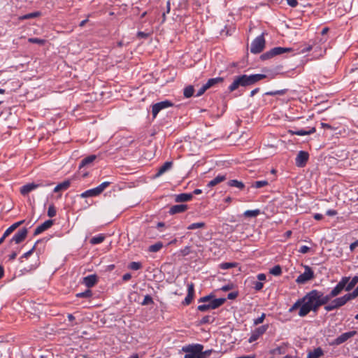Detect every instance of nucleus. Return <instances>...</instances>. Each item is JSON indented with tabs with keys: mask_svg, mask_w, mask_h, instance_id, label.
I'll use <instances>...</instances> for the list:
<instances>
[{
	"mask_svg": "<svg viewBox=\"0 0 358 358\" xmlns=\"http://www.w3.org/2000/svg\"><path fill=\"white\" fill-rule=\"evenodd\" d=\"M339 287H334L331 292L324 295L317 289H312L303 296V304L302 306L324 305L333 298L338 296Z\"/></svg>",
	"mask_w": 358,
	"mask_h": 358,
	"instance_id": "1",
	"label": "nucleus"
},
{
	"mask_svg": "<svg viewBox=\"0 0 358 358\" xmlns=\"http://www.w3.org/2000/svg\"><path fill=\"white\" fill-rule=\"evenodd\" d=\"M266 77V76L265 74L262 73L251 75L243 74L236 76L232 83L229 86L228 90L231 92L239 87H248L252 85Z\"/></svg>",
	"mask_w": 358,
	"mask_h": 358,
	"instance_id": "2",
	"label": "nucleus"
},
{
	"mask_svg": "<svg viewBox=\"0 0 358 358\" xmlns=\"http://www.w3.org/2000/svg\"><path fill=\"white\" fill-rule=\"evenodd\" d=\"M358 283V273L350 278V276H343L335 287H339L338 296L345 289L347 292L352 290Z\"/></svg>",
	"mask_w": 358,
	"mask_h": 358,
	"instance_id": "3",
	"label": "nucleus"
},
{
	"mask_svg": "<svg viewBox=\"0 0 358 358\" xmlns=\"http://www.w3.org/2000/svg\"><path fill=\"white\" fill-rule=\"evenodd\" d=\"M352 300L349 295V294H345L342 296L336 297L333 300H330L326 306H324V308L326 311L330 312L334 310L338 309L344 305H345L348 301Z\"/></svg>",
	"mask_w": 358,
	"mask_h": 358,
	"instance_id": "4",
	"label": "nucleus"
},
{
	"mask_svg": "<svg viewBox=\"0 0 358 358\" xmlns=\"http://www.w3.org/2000/svg\"><path fill=\"white\" fill-rule=\"evenodd\" d=\"M203 349V345L196 343L183 346L182 350L185 352L184 358H195Z\"/></svg>",
	"mask_w": 358,
	"mask_h": 358,
	"instance_id": "5",
	"label": "nucleus"
},
{
	"mask_svg": "<svg viewBox=\"0 0 358 358\" xmlns=\"http://www.w3.org/2000/svg\"><path fill=\"white\" fill-rule=\"evenodd\" d=\"M225 301V298L213 299L206 303L199 305L197 310L201 312H206L210 309H216L224 303Z\"/></svg>",
	"mask_w": 358,
	"mask_h": 358,
	"instance_id": "6",
	"label": "nucleus"
},
{
	"mask_svg": "<svg viewBox=\"0 0 358 358\" xmlns=\"http://www.w3.org/2000/svg\"><path fill=\"white\" fill-rule=\"evenodd\" d=\"M266 41L264 37V33L257 36L251 43L250 52L252 54L260 53L264 48Z\"/></svg>",
	"mask_w": 358,
	"mask_h": 358,
	"instance_id": "7",
	"label": "nucleus"
},
{
	"mask_svg": "<svg viewBox=\"0 0 358 358\" xmlns=\"http://www.w3.org/2000/svg\"><path fill=\"white\" fill-rule=\"evenodd\" d=\"M315 275L312 268L309 266H304V272L296 278V282L303 285L313 279Z\"/></svg>",
	"mask_w": 358,
	"mask_h": 358,
	"instance_id": "8",
	"label": "nucleus"
},
{
	"mask_svg": "<svg viewBox=\"0 0 358 358\" xmlns=\"http://www.w3.org/2000/svg\"><path fill=\"white\" fill-rule=\"evenodd\" d=\"M173 106V103L169 100L162 101L160 102H157L152 105V115L154 118H155L157 114L163 109L168 108Z\"/></svg>",
	"mask_w": 358,
	"mask_h": 358,
	"instance_id": "9",
	"label": "nucleus"
},
{
	"mask_svg": "<svg viewBox=\"0 0 358 358\" xmlns=\"http://www.w3.org/2000/svg\"><path fill=\"white\" fill-rule=\"evenodd\" d=\"M268 329V324H264L257 328H255L250 333V336L248 338V342L252 343L256 341L261 336H262Z\"/></svg>",
	"mask_w": 358,
	"mask_h": 358,
	"instance_id": "10",
	"label": "nucleus"
},
{
	"mask_svg": "<svg viewBox=\"0 0 358 358\" xmlns=\"http://www.w3.org/2000/svg\"><path fill=\"white\" fill-rule=\"evenodd\" d=\"M356 334H357L356 331H350L343 333L332 341L331 345H339L345 343L349 338L353 337Z\"/></svg>",
	"mask_w": 358,
	"mask_h": 358,
	"instance_id": "11",
	"label": "nucleus"
},
{
	"mask_svg": "<svg viewBox=\"0 0 358 358\" xmlns=\"http://www.w3.org/2000/svg\"><path fill=\"white\" fill-rule=\"evenodd\" d=\"M309 159V155L307 152L300 150L295 159V164L298 167H304Z\"/></svg>",
	"mask_w": 358,
	"mask_h": 358,
	"instance_id": "12",
	"label": "nucleus"
},
{
	"mask_svg": "<svg viewBox=\"0 0 358 358\" xmlns=\"http://www.w3.org/2000/svg\"><path fill=\"white\" fill-rule=\"evenodd\" d=\"M27 232L26 228L20 229L10 240V243H15L19 244L22 243L27 237Z\"/></svg>",
	"mask_w": 358,
	"mask_h": 358,
	"instance_id": "13",
	"label": "nucleus"
},
{
	"mask_svg": "<svg viewBox=\"0 0 358 358\" xmlns=\"http://www.w3.org/2000/svg\"><path fill=\"white\" fill-rule=\"evenodd\" d=\"M194 296V285L192 282L187 284V294L182 301L183 306H188L191 303Z\"/></svg>",
	"mask_w": 358,
	"mask_h": 358,
	"instance_id": "14",
	"label": "nucleus"
},
{
	"mask_svg": "<svg viewBox=\"0 0 358 358\" xmlns=\"http://www.w3.org/2000/svg\"><path fill=\"white\" fill-rule=\"evenodd\" d=\"M322 306V305L301 306L299 312V315L300 317H305L311 311L317 313L318 308Z\"/></svg>",
	"mask_w": 358,
	"mask_h": 358,
	"instance_id": "15",
	"label": "nucleus"
},
{
	"mask_svg": "<svg viewBox=\"0 0 358 358\" xmlns=\"http://www.w3.org/2000/svg\"><path fill=\"white\" fill-rule=\"evenodd\" d=\"M316 129L315 127H308V129H301L292 130L289 129L288 132L292 135H297V136H306L314 134Z\"/></svg>",
	"mask_w": 358,
	"mask_h": 358,
	"instance_id": "16",
	"label": "nucleus"
},
{
	"mask_svg": "<svg viewBox=\"0 0 358 358\" xmlns=\"http://www.w3.org/2000/svg\"><path fill=\"white\" fill-rule=\"evenodd\" d=\"M52 224H53V220H48L45 221L43 224H40L39 226H38L36 228V229L34 232V235L37 236V235L41 234L44 231L50 228L52 226Z\"/></svg>",
	"mask_w": 358,
	"mask_h": 358,
	"instance_id": "17",
	"label": "nucleus"
},
{
	"mask_svg": "<svg viewBox=\"0 0 358 358\" xmlns=\"http://www.w3.org/2000/svg\"><path fill=\"white\" fill-rule=\"evenodd\" d=\"M40 185H41L40 184H36L34 182L27 183L21 187L20 193L23 196H25V195L28 194L29 192H31V191L38 188Z\"/></svg>",
	"mask_w": 358,
	"mask_h": 358,
	"instance_id": "18",
	"label": "nucleus"
},
{
	"mask_svg": "<svg viewBox=\"0 0 358 358\" xmlns=\"http://www.w3.org/2000/svg\"><path fill=\"white\" fill-rule=\"evenodd\" d=\"M188 208V206L187 204H177L172 206L169 210V213L170 215H175L177 213H181L187 210Z\"/></svg>",
	"mask_w": 358,
	"mask_h": 358,
	"instance_id": "19",
	"label": "nucleus"
},
{
	"mask_svg": "<svg viewBox=\"0 0 358 358\" xmlns=\"http://www.w3.org/2000/svg\"><path fill=\"white\" fill-rule=\"evenodd\" d=\"M173 166V162L168 161L166 162L162 166H160L157 171V172L155 175V178H159L162 174L169 171Z\"/></svg>",
	"mask_w": 358,
	"mask_h": 358,
	"instance_id": "20",
	"label": "nucleus"
},
{
	"mask_svg": "<svg viewBox=\"0 0 358 358\" xmlns=\"http://www.w3.org/2000/svg\"><path fill=\"white\" fill-rule=\"evenodd\" d=\"M83 283L86 287L90 288L93 287L97 282V276L95 274L89 275L83 278Z\"/></svg>",
	"mask_w": 358,
	"mask_h": 358,
	"instance_id": "21",
	"label": "nucleus"
},
{
	"mask_svg": "<svg viewBox=\"0 0 358 358\" xmlns=\"http://www.w3.org/2000/svg\"><path fill=\"white\" fill-rule=\"evenodd\" d=\"M192 198V194L181 193L175 195V201L177 203L189 201Z\"/></svg>",
	"mask_w": 358,
	"mask_h": 358,
	"instance_id": "22",
	"label": "nucleus"
},
{
	"mask_svg": "<svg viewBox=\"0 0 358 358\" xmlns=\"http://www.w3.org/2000/svg\"><path fill=\"white\" fill-rule=\"evenodd\" d=\"M99 194H100V193L99 192V189L96 187L94 188L87 189V190L85 191L84 192H83L80 194V197H82V198L94 197V196H99Z\"/></svg>",
	"mask_w": 358,
	"mask_h": 358,
	"instance_id": "23",
	"label": "nucleus"
},
{
	"mask_svg": "<svg viewBox=\"0 0 358 358\" xmlns=\"http://www.w3.org/2000/svg\"><path fill=\"white\" fill-rule=\"evenodd\" d=\"M227 179L226 175H217L215 178L212 180L209 181L207 184L208 187H213L220 182L224 181Z\"/></svg>",
	"mask_w": 358,
	"mask_h": 358,
	"instance_id": "24",
	"label": "nucleus"
},
{
	"mask_svg": "<svg viewBox=\"0 0 358 358\" xmlns=\"http://www.w3.org/2000/svg\"><path fill=\"white\" fill-rule=\"evenodd\" d=\"M292 50L290 48H283V47H275L271 49L272 55L273 57L276 55H282L286 52H291Z\"/></svg>",
	"mask_w": 358,
	"mask_h": 358,
	"instance_id": "25",
	"label": "nucleus"
},
{
	"mask_svg": "<svg viewBox=\"0 0 358 358\" xmlns=\"http://www.w3.org/2000/svg\"><path fill=\"white\" fill-rule=\"evenodd\" d=\"M96 158L95 155H89L84 159H83L79 164V169H82L83 167L87 166L92 164Z\"/></svg>",
	"mask_w": 358,
	"mask_h": 358,
	"instance_id": "26",
	"label": "nucleus"
},
{
	"mask_svg": "<svg viewBox=\"0 0 358 358\" xmlns=\"http://www.w3.org/2000/svg\"><path fill=\"white\" fill-rule=\"evenodd\" d=\"M324 352L320 347L315 348L313 351L308 354L307 358H319L322 356Z\"/></svg>",
	"mask_w": 358,
	"mask_h": 358,
	"instance_id": "27",
	"label": "nucleus"
},
{
	"mask_svg": "<svg viewBox=\"0 0 358 358\" xmlns=\"http://www.w3.org/2000/svg\"><path fill=\"white\" fill-rule=\"evenodd\" d=\"M223 80H224L223 78L216 77V78H210L205 84H206V87H208V88L209 89L211 87H213L218 83H222Z\"/></svg>",
	"mask_w": 358,
	"mask_h": 358,
	"instance_id": "28",
	"label": "nucleus"
},
{
	"mask_svg": "<svg viewBox=\"0 0 358 358\" xmlns=\"http://www.w3.org/2000/svg\"><path fill=\"white\" fill-rule=\"evenodd\" d=\"M227 184L229 187H234L239 189H243L245 187V185L243 182L236 179L229 180Z\"/></svg>",
	"mask_w": 358,
	"mask_h": 358,
	"instance_id": "29",
	"label": "nucleus"
},
{
	"mask_svg": "<svg viewBox=\"0 0 358 358\" xmlns=\"http://www.w3.org/2000/svg\"><path fill=\"white\" fill-rule=\"evenodd\" d=\"M105 239V236L103 234H99L95 236H93L90 241V243L92 244V245H96V244H99L101 243H102Z\"/></svg>",
	"mask_w": 358,
	"mask_h": 358,
	"instance_id": "30",
	"label": "nucleus"
},
{
	"mask_svg": "<svg viewBox=\"0 0 358 358\" xmlns=\"http://www.w3.org/2000/svg\"><path fill=\"white\" fill-rule=\"evenodd\" d=\"M260 214L259 209L248 210L244 212L243 215L245 217H256Z\"/></svg>",
	"mask_w": 358,
	"mask_h": 358,
	"instance_id": "31",
	"label": "nucleus"
},
{
	"mask_svg": "<svg viewBox=\"0 0 358 358\" xmlns=\"http://www.w3.org/2000/svg\"><path fill=\"white\" fill-rule=\"evenodd\" d=\"M163 247L162 242H157L156 243L151 245L148 248V251L150 252H157L159 251Z\"/></svg>",
	"mask_w": 358,
	"mask_h": 358,
	"instance_id": "32",
	"label": "nucleus"
},
{
	"mask_svg": "<svg viewBox=\"0 0 358 358\" xmlns=\"http://www.w3.org/2000/svg\"><path fill=\"white\" fill-rule=\"evenodd\" d=\"M40 15H41V13L38 11H36V12H33V13H30L22 15L19 17V19L20 20H24L36 17L39 16Z\"/></svg>",
	"mask_w": 358,
	"mask_h": 358,
	"instance_id": "33",
	"label": "nucleus"
},
{
	"mask_svg": "<svg viewBox=\"0 0 358 358\" xmlns=\"http://www.w3.org/2000/svg\"><path fill=\"white\" fill-rule=\"evenodd\" d=\"M194 90L193 86L189 85L184 89L183 94L186 98L191 97L194 94Z\"/></svg>",
	"mask_w": 358,
	"mask_h": 358,
	"instance_id": "34",
	"label": "nucleus"
},
{
	"mask_svg": "<svg viewBox=\"0 0 358 358\" xmlns=\"http://www.w3.org/2000/svg\"><path fill=\"white\" fill-rule=\"evenodd\" d=\"M303 304V297L299 299L289 309V313H292L294 310L298 308H301Z\"/></svg>",
	"mask_w": 358,
	"mask_h": 358,
	"instance_id": "35",
	"label": "nucleus"
},
{
	"mask_svg": "<svg viewBox=\"0 0 358 358\" xmlns=\"http://www.w3.org/2000/svg\"><path fill=\"white\" fill-rule=\"evenodd\" d=\"M142 268V264L139 262H131L128 265V268L133 271H138Z\"/></svg>",
	"mask_w": 358,
	"mask_h": 358,
	"instance_id": "36",
	"label": "nucleus"
},
{
	"mask_svg": "<svg viewBox=\"0 0 358 358\" xmlns=\"http://www.w3.org/2000/svg\"><path fill=\"white\" fill-rule=\"evenodd\" d=\"M76 296L78 298H90L92 296V292L90 289H87L85 292L77 293Z\"/></svg>",
	"mask_w": 358,
	"mask_h": 358,
	"instance_id": "37",
	"label": "nucleus"
},
{
	"mask_svg": "<svg viewBox=\"0 0 358 358\" xmlns=\"http://www.w3.org/2000/svg\"><path fill=\"white\" fill-rule=\"evenodd\" d=\"M204 227H205V223L203 222H195V223H192V224H189L187 227V229L188 230H194L196 229L203 228Z\"/></svg>",
	"mask_w": 358,
	"mask_h": 358,
	"instance_id": "38",
	"label": "nucleus"
},
{
	"mask_svg": "<svg viewBox=\"0 0 358 358\" xmlns=\"http://www.w3.org/2000/svg\"><path fill=\"white\" fill-rule=\"evenodd\" d=\"M270 273L273 275L278 276L282 273V268L280 265L274 266L271 270Z\"/></svg>",
	"mask_w": 358,
	"mask_h": 358,
	"instance_id": "39",
	"label": "nucleus"
},
{
	"mask_svg": "<svg viewBox=\"0 0 358 358\" xmlns=\"http://www.w3.org/2000/svg\"><path fill=\"white\" fill-rule=\"evenodd\" d=\"M268 185V181L266 180H257L252 183V187L255 188H261Z\"/></svg>",
	"mask_w": 358,
	"mask_h": 358,
	"instance_id": "40",
	"label": "nucleus"
},
{
	"mask_svg": "<svg viewBox=\"0 0 358 358\" xmlns=\"http://www.w3.org/2000/svg\"><path fill=\"white\" fill-rule=\"evenodd\" d=\"M213 299H214V294L213 293L207 295V296H204L203 297H201L199 300H198V302L199 303H206L207 302L211 301Z\"/></svg>",
	"mask_w": 358,
	"mask_h": 358,
	"instance_id": "41",
	"label": "nucleus"
},
{
	"mask_svg": "<svg viewBox=\"0 0 358 358\" xmlns=\"http://www.w3.org/2000/svg\"><path fill=\"white\" fill-rule=\"evenodd\" d=\"M214 319L210 315H206L201 318L199 322L200 324H210L213 322Z\"/></svg>",
	"mask_w": 358,
	"mask_h": 358,
	"instance_id": "42",
	"label": "nucleus"
},
{
	"mask_svg": "<svg viewBox=\"0 0 358 358\" xmlns=\"http://www.w3.org/2000/svg\"><path fill=\"white\" fill-rule=\"evenodd\" d=\"M154 303L153 299L149 294H147L144 296L143 301L141 302L142 306H146L148 304Z\"/></svg>",
	"mask_w": 358,
	"mask_h": 358,
	"instance_id": "43",
	"label": "nucleus"
},
{
	"mask_svg": "<svg viewBox=\"0 0 358 358\" xmlns=\"http://www.w3.org/2000/svg\"><path fill=\"white\" fill-rule=\"evenodd\" d=\"M57 211L55 206L53 204H50L48 209V216L50 217H53L56 215Z\"/></svg>",
	"mask_w": 358,
	"mask_h": 358,
	"instance_id": "44",
	"label": "nucleus"
},
{
	"mask_svg": "<svg viewBox=\"0 0 358 358\" xmlns=\"http://www.w3.org/2000/svg\"><path fill=\"white\" fill-rule=\"evenodd\" d=\"M59 185L61 190H66L70 187L71 180H66L63 181L62 182L59 183Z\"/></svg>",
	"mask_w": 358,
	"mask_h": 358,
	"instance_id": "45",
	"label": "nucleus"
},
{
	"mask_svg": "<svg viewBox=\"0 0 358 358\" xmlns=\"http://www.w3.org/2000/svg\"><path fill=\"white\" fill-rule=\"evenodd\" d=\"M111 182L108 181H105L101 183L99 185H98L96 187L99 189V192L100 194L103 192V190L110 185Z\"/></svg>",
	"mask_w": 358,
	"mask_h": 358,
	"instance_id": "46",
	"label": "nucleus"
},
{
	"mask_svg": "<svg viewBox=\"0 0 358 358\" xmlns=\"http://www.w3.org/2000/svg\"><path fill=\"white\" fill-rule=\"evenodd\" d=\"M28 41L31 43H36L38 45H43L45 42L44 39H41L39 38H29Z\"/></svg>",
	"mask_w": 358,
	"mask_h": 358,
	"instance_id": "47",
	"label": "nucleus"
},
{
	"mask_svg": "<svg viewBox=\"0 0 358 358\" xmlns=\"http://www.w3.org/2000/svg\"><path fill=\"white\" fill-rule=\"evenodd\" d=\"M17 229V227L13 223L11 226H10L3 233V236L6 238L14 230Z\"/></svg>",
	"mask_w": 358,
	"mask_h": 358,
	"instance_id": "48",
	"label": "nucleus"
},
{
	"mask_svg": "<svg viewBox=\"0 0 358 358\" xmlns=\"http://www.w3.org/2000/svg\"><path fill=\"white\" fill-rule=\"evenodd\" d=\"M273 57V56L272 55L271 50L268 51H266V52L263 53L260 56L261 60H263V61L271 59Z\"/></svg>",
	"mask_w": 358,
	"mask_h": 358,
	"instance_id": "49",
	"label": "nucleus"
},
{
	"mask_svg": "<svg viewBox=\"0 0 358 358\" xmlns=\"http://www.w3.org/2000/svg\"><path fill=\"white\" fill-rule=\"evenodd\" d=\"M265 317H266V314L264 313H262V315L259 317L253 320V324L258 325V324L262 323L265 319Z\"/></svg>",
	"mask_w": 358,
	"mask_h": 358,
	"instance_id": "50",
	"label": "nucleus"
},
{
	"mask_svg": "<svg viewBox=\"0 0 358 358\" xmlns=\"http://www.w3.org/2000/svg\"><path fill=\"white\" fill-rule=\"evenodd\" d=\"M41 240H38L34 245L29 250L27 251V252L24 253L23 255L22 256V258H28L33 252V251L35 249V247L37 243H38L39 242H41Z\"/></svg>",
	"mask_w": 358,
	"mask_h": 358,
	"instance_id": "51",
	"label": "nucleus"
},
{
	"mask_svg": "<svg viewBox=\"0 0 358 358\" xmlns=\"http://www.w3.org/2000/svg\"><path fill=\"white\" fill-rule=\"evenodd\" d=\"M208 87H206V84L203 85L199 90L196 92L195 96L199 97L204 94V92L208 90Z\"/></svg>",
	"mask_w": 358,
	"mask_h": 358,
	"instance_id": "52",
	"label": "nucleus"
},
{
	"mask_svg": "<svg viewBox=\"0 0 358 358\" xmlns=\"http://www.w3.org/2000/svg\"><path fill=\"white\" fill-rule=\"evenodd\" d=\"M180 252L182 256H184V257L187 256V255H189L191 252V247L189 245L185 246L184 248H182L180 250Z\"/></svg>",
	"mask_w": 358,
	"mask_h": 358,
	"instance_id": "53",
	"label": "nucleus"
},
{
	"mask_svg": "<svg viewBox=\"0 0 358 358\" xmlns=\"http://www.w3.org/2000/svg\"><path fill=\"white\" fill-rule=\"evenodd\" d=\"M234 266V264L230 262L222 263L220 265V268L222 269H228Z\"/></svg>",
	"mask_w": 358,
	"mask_h": 358,
	"instance_id": "54",
	"label": "nucleus"
},
{
	"mask_svg": "<svg viewBox=\"0 0 358 358\" xmlns=\"http://www.w3.org/2000/svg\"><path fill=\"white\" fill-rule=\"evenodd\" d=\"M263 288V283L259 281H255L254 282V289L256 291H259Z\"/></svg>",
	"mask_w": 358,
	"mask_h": 358,
	"instance_id": "55",
	"label": "nucleus"
},
{
	"mask_svg": "<svg viewBox=\"0 0 358 358\" xmlns=\"http://www.w3.org/2000/svg\"><path fill=\"white\" fill-rule=\"evenodd\" d=\"M310 250V248L307 246V245H302L300 247V248L299 249V252L301 254H306L307 253L309 250Z\"/></svg>",
	"mask_w": 358,
	"mask_h": 358,
	"instance_id": "56",
	"label": "nucleus"
},
{
	"mask_svg": "<svg viewBox=\"0 0 358 358\" xmlns=\"http://www.w3.org/2000/svg\"><path fill=\"white\" fill-rule=\"evenodd\" d=\"M352 299L358 297V285L357 287L352 292L348 293Z\"/></svg>",
	"mask_w": 358,
	"mask_h": 358,
	"instance_id": "57",
	"label": "nucleus"
},
{
	"mask_svg": "<svg viewBox=\"0 0 358 358\" xmlns=\"http://www.w3.org/2000/svg\"><path fill=\"white\" fill-rule=\"evenodd\" d=\"M238 294V292H230L227 295V299H230V300H233L237 297Z\"/></svg>",
	"mask_w": 358,
	"mask_h": 358,
	"instance_id": "58",
	"label": "nucleus"
},
{
	"mask_svg": "<svg viewBox=\"0 0 358 358\" xmlns=\"http://www.w3.org/2000/svg\"><path fill=\"white\" fill-rule=\"evenodd\" d=\"M286 1H287V4L292 8H295L299 3L297 0H286Z\"/></svg>",
	"mask_w": 358,
	"mask_h": 358,
	"instance_id": "59",
	"label": "nucleus"
},
{
	"mask_svg": "<svg viewBox=\"0 0 358 358\" xmlns=\"http://www.w3.org/2000/svg\"><path fill=\"white\" fill-rule=\"evenodd\" d=\"M337 211L334 209H329L326 212V215L328 216H335L337 215Z\"/></svg>",
	"mask_w": 358,
	"mask_h": 358,
	"instance_id": "60",
	"label": "nucleus"
},
{
	"mask_svg": "<svg viewBox=\"0 0 358 358\" xmlns=\"http://www.w3.org/2000/svg\"><path fill=\"white\" fill-rule=\"evenodd\" d=\"M170 10H171V3H170V1H167L166 5V9L164 10V13H166V14H168L170 13Z\"/></svg>",
	"mask_w": 358,
	"mask_h": 358,
	"instance_id": "61",
	"label": "nucleus"
},
{
	"mask_svg": "<svg viewBox=\"0 0 358 358\" xmlns=\"http://www.w3.org/2000/svg\"><path fill=\"white\" fill-rule=\"evenodd\" d=\"M357 247H358V240H357L356 241L352 243L350 245V250L351 251H353Z\"/></svg>",
	"mask_w": 358,
	"mask_h": 358,
	"instance_id": "62",
	"label": "nucleus"
},
{
	"mask_svg": "<svg viewBox=\"0 0 358 358\" xmlns=\"http://www.w3.org/2000/svg\"><path fill=\"white\" fill-rule=\"evenodd\" d=\"M131 278V273H127L123 275L122 276V280L123 281H128L129 280H130Z\"/></svg>",
	"mask_w": 358,
	"mask_h": 358,
	"instance_id": "63",
	"label": "nucleus"
},
{
	"mask_svg": "<svg viewBox=\"0 0 358 358\" xmlns=\"http://www.w3.org/2000/svg\"><path fill=\"white\" fill-rule=\"evenodd\" d=\"M320 124H321L322 128H323V129H333V127L329 124L322 122Z\"/></svg>",
	"mask_w": 358,
	"mask_h": 358,
	"instance_id": "64",
	"label": "nucleus"
}]
</instances>
